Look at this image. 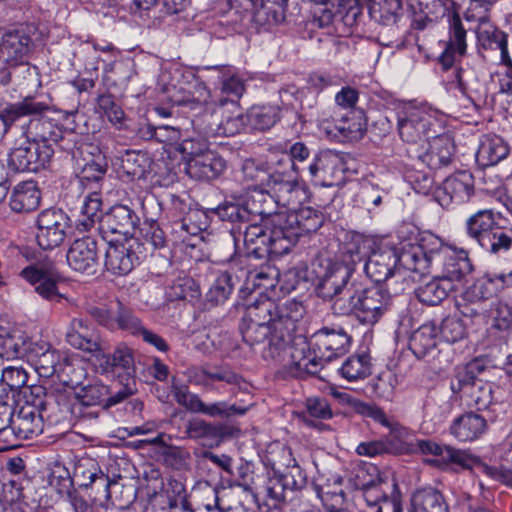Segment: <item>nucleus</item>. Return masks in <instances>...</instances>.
<instances>
[{
	"instance_id": "5fc2aeb1",
	"label": "nucleus",
	"mask_w": 512,
	"mask_h": 512,
	"mask_svg": "<svg viewBox=\"0 0 512 512\" xmlns=\"http://www.w3.org/2000/svg\"><path fill=\"white\" fill-rule=\"evenodd\" d=\"M107 170L108 162L106 156L99 152L85 162L78 174L79 182L83 186L91 185V189H97L104 180Z\"/></svg>"
},
{
	"instance_id": "a18cd8bd",
	"label": "nucleus",
	"mask_w": 512,
	"mask_h": 512,
	"mask_svg": "<svg viewBox=\"0 0 512 512\" xmlns=\"http://www.w3.org/2000/svg\"><path fill=\"white\" fill-rule=\"evenodd\" d=\"M120 162V168L129 180H140L150 171L152 159L145 152L126 150L121 155Z\"/></svg>"
},
{
	"instance_id": "c9c22d12",
	"label": "nucleus",
	"mask_w": 512,
	"mask_h": 512,
	"mask_svg": "<svg viewBox=\"0 0 512 512\" xmlns=\"http://www.w3.org/2000/svg\"><path fill=\"white\" fill-rule=\"evenodd\" d=\"M241 173L243 184L247 189H252L257 192L253 197H256V200L259 202L266 204L267 195L265 191L272 178V173H270L263 164L257 163L252 159H246L243 162Z\"/></svg>"
},
{
	"instance_id": "412c9836",
	"label": "nucleus",
	"mask_w": 512,
	"mask_h": 512,
	"mask_svg": "<svg viewBox=\"0 0 512 512\" xmlns=\"http://www.w3.org/2000/svg\"><path fill=\"white\" fill-rule=\"evenodd\" d=\"M344 171L342 157L335 151L324 149L313 152L306 171L310 179L324 186H331Z\"/></svg>"
},
{
	"instance_id": "ddd939ff",
	"label": "nucleus",
	"mask_w": 512,
	"mask_h": 512,
	"mask_svg": "<svg viewBox=\"0 0 512 512\" xmlns=\"http://www.w3.org/2000/svg\"><path fill=\"white\" fill-rule=\"evenodd\" d=\"M202 70L211 73L209 80H213L215 85H219L221 94L214 102L216 105L215 115L222 113L226 106L238 110V101L245 91V85L232 67L228 65L205 66Z\"/></svg>"
},
{
	"instance_id": "4d7b16f0",
	"label": "nucleus",
	"mask_w": 512,
	"mask_h": 512,
	"mask_svg": "<svg viewBox=\"0 0 512 512\" xmlns=\"http://www.w3.org/2000/svg\"><path fill=\"white\" fill-rule=\"evenodd\" d=\"M238 283V277L232 272H220L206 293L207 302L213 306L223 304L228 300Z\"/></svg>"
},
{
	"instance_id": "bf43d9fd",
	"label": "nucleus",
	"mask_w": 512,
	"mask_h": 512,
	"mask_svg": "<svg viewBox=\"0 0 512 512\" xmlns=\"http://www.w3.org/2000/svg\"><path fill=\"white\" fill-rule=\"evenodd\" d=\"M107 395H109V387L100 381L82 385L75 391V398L83 407H102L105 409Z\"/></svg>"
},
{
	"instance_id": "423d86ee",
	"label": "nucleus",
	"mask_w": 512,
	"mask_h": 512,
	"mask_svg": "<svg viewBox=\"0 0 512 512\" xmlns=\"http://www.w3.org/2000/svg\"><path fill=\"white\" fill-rule=\"evenodd\" d=\"M107 243L105 267L113 275L129 274L140 264L143 255V243L136 237L103 239Z\"/></svg>"
},
{
	"instance_id": "338daca9",
	"label": "nucleus",
	"mask_w": 512,
	"mask_h": 512,
	"mask_svg": "<svg viewBox=\"0 0 512 512\" xmlns=\"http://www.w3.org/2000/svg\"><path fill=\"white\" fill-rule=\"evenodd\" d=\"M162 493L168 499L170 509L181 506L183 512H193V509L187 500V493L184 483L175 478L167 479L166 483L161 482Z\"/></svg>"
},
{
	"instance_id": "f8f14e48",
	"label": "nucleus",
	"mask_w": 512,
	"mask_h": 512,
	"mask_svg": "<svg viewBox=\"0 0 512 512\" xmlns=\"http://www.w3.org/2000/svg\"><path fill=\"white\" fill-rule=\"evenodd\" d=\"M267 204L294 208L306 197L304 186L299 182L298 175L279 169L272 172V178L265 191Z\"/></svg>"
},
{
	"instance_id": "39448f33",
	"label": "nucleus",
	"mask_w": 512,
	"mask_h": 512,
	"mask_svg": "<svg viewBox=\"0 0 512 512\" xmlns=\"http://www.w3.org/2000/svg\"><path fill=\"white\" fill-rule=\"evenodd\" d=\"M23 99H31L43 107L35 114H27L22 121L18 122L26 139L34 145H48L51 149L59 146L63 150H70V140L66 143L64 130L56 121L45 117L44 113L49 110V105L38 100L35 96H26Z\"/></svg>"
},
{
	"instance_id": "f03ea898",
	"label": "nucleus",
	"mask_w": 512,
	"mask_h": 512,
	"mask_svg": "<svg viewBox=\"0 0 512 512\" xmlns=\"http://www.w3.org/2000/svg\"><path fill=\"white\" fill-rule=\"evenodd\" d=\"M346 294L334 300V314L352 316L364 325L376 324L392 307V295L381 285L352 283Z\"/></svg>"
},
{
	"instance_id": "e2e57ef3",
	"label": "nucleus",
	"mask_w": 512,
	"mask_h": 512,
	"mask_svg": "<svg viewBox=\"0 0 512 512\" xmlns=\"http://www.w3.org/2000/svg\"><path fill=\"white\" fill-rule=\"evenodd\" d=\"M313 355L312 358H308L304 355V348L299 350L298 348L290 347V344H288L285 361L279 364L285 367L290 366L291 369L294 367L295 371L293 374L295 376H300L302 372L315 375L322 360L319 359V356Z\"/></svg>"
},
{
	"instance_id": "6e6d98bb",
	"label": "nucleus",
	"mask_w": 512,
	"mask_h": 512,
	"mask_svg": "<svg viewBox=\"0 0 512 512\" xmlns=\"http://www.w3.org/2000/svg\"><path fill=\"white\" fill-rule=\"evenodd\" d=\"M369 13L375 21L387 27L398 24L403 16V0H377Z\"/></svg>"
},
{
	"instance_id": "393cba45",
	"label": "nucleus",
	"mask_w": 512,
	"mask_h": 512,
	"mask_svg": "<svg viewBox=\"0 0 512 512\" xmlns=\"http://www.w3.org/2000/svg\"><path fill=\"white\" fill-rule=\"evenodd\" d=\"M66 258L73 270L87 275L95 274L99 266L96 240L89 236L74 240L67 251Z\"/></svg>"
},
{
	"instance_id": "e433bc0d",
	"label": "nucleus",
	"mask_w": 512,
	"mask_h": 512,
	"mask_svg": "<svg viewBox=\"0 0 512 512\" xmlns=\"http://www.w3.org/2000/svg\"><path fill=\"white\" fill-rule=\"evenodd\" d=\"M437 337V325L434 322L424 323L411 333L408 347L417 359H425L436 351Z\"/></svg>"
},
{
	"instance_id": "aec40b11",
	"label": "nucleus",
	"mask_w": 512,
	"mask_h": 512,
	"mask_svg": "<svg viewBox=\"0 0 512 512\" xmlns=\"http://www.w3.org/2000/svg\"><path fill=\"white\" fill-rule=\"evenodd\" d=\"M54 149L48 145H34L27 142L12 149L8 158V167L15 172H37L50 162Z\"/></svg>"
},
{
	"instance_id": "69168bd1",
	"label": "nucleus",
	"mask_w": 512,
	"mask_h": 512,
	"mask_svg": "<svg viewBox=\"0 0 512 512\" xmlns=\"http://www.w3.org/2000/svg\"><path fill=\"white\" fill-rule=\"evenodd\" d=\"M247 410V408L231 404L227 401L205 403L202 400L198 414H203L210 418H220L225 420L224 422H231L232 418L245 415Z\"/></svg>"
},
{
	"instance_id": "dca6fc26",
	"label": "nucleus",
	"mask_w": 512,
	"mask_h": 512,
	"mask_svg": "<svg viewBox=\"0 0 512 512\" xmlns=\"http://www.w3.org/2000/svg\"><path fill=\"white\" fill-rule=\"evenodd\" d=\"M363 270L366 276L372 280L375 285L386 282L387 287L394 280L396 283L405 282V271L400 265V254L393 250H383L372 252L364 263Z\"/></svg>"
},
{
	"instance_id": "c756f323",
	"label": "nucleus",
	"mask_w": 512,
	"mask_h": 512,
	"mask_svg": "<svg viewBox=\"0 0 512 512\" xmlns=\"http://www.w3.org/2000/svg\"><path fill=\"white\" fill-rule=\"evenodd\" d=\"M440 263L442 268L439 276L456 286L474 271V265L468 251L457 248L455 245L443 256Z\"/></svg>"
},
{
	"instance_id": "79ce46f5",
	"label": "nucleus",
	"mask_w": 512,
	"mask_h": 512,
	"mask_svg": "<svg viewBox=\"0 0 512 512\" xmlns=\"http://www.w3.org/2000/svg\"><path fill=\"white\" fill-rule=\"evenodd\" d=\"M409 512H449V507L439 490L428 487L412 494Z\"/></svg>"
},
{
	"instance_id": "a878e982",
	"label": "nucleus",
	"mask_w": 512,
	"mask_h": 512,
	"mask_svg": "<svg viewBox=\"0 0 512 512\" xmlns=\"http://www.w3.org/2000/svg\"><path fill=\"white\" fill-rule=\"evenodd\" d=\"M328 135L341 142L361 140L367 131V119L361 109L347 111L325 128Z\"/></svg>"
},
{
	"instance_id": "7c9ffc66",
	"label": "nucleus",
	"mask_w": 512,
	"mask_h": 512,
	"mask_svg": "<svg viewBox=\"0 0 512 512\" xmlns=\"http://www.w3.org/2000/svg\"><path fill=\"white\" fill-rule=\"evenodd\" d=\"M67 342L74 348L91 353L93 356L100 350L103 342L92 323L85 318H74L66 334Z\"/></svg>"
},
{
	"instance_id": "a211bd4d",
	"label": "nucleus",
	"mask_w": 512,
	"mask_h": 512,
	"mask_svg": "<svg viewBox=\"0 0 512 512\" xmlns=\"http://www.w3.org/2000/svg\"><path fill=\"white\" fill-rule=\"evenodd\" d=\"M70 228V218L62 210L50 208L43 210L37 217L36 240L43 250L61 245Z\"/></svg>"
},
{
	"instance_id": "58836bf2",
	"label": "nucleus",
	"mask_w": 512,
	"mask_h": 512,
	"mask_svg": "<svg viewBox=\"0 0 512 512\" xmlns=\"http://www.w3.org/2000/svg\"><path fill=\"white\" fill-rule=\"evenodd\" d=\"M509 154V146L500 136L486 135L482 138L476 153V162L486 168L498 164Z\"/></svg>"
},
{
	"instance_id": "6ab92c4d",
	"label": "nucleus",
	"mask_w": 512,
	"mask_h": 512,
	"mask_svg": "<svg viewBox=\"0 0 512 512\" xmlns=\"http://www.w3.org/2000/svg\"><path fill=\"white\" fill-rule=\"evenodd\" d=\"M140 218L136 212L127 205L115 204L101 218L98 227L99 233L104 239L133 237L132 233L138 227Z\"/></svg>"
},
{
	"instance_id": "f257e3e1",
	"label": "nucleus",
	"mask_w": 512,
	"mask_h": 512,
	"mask_svg": "<svg viewBox=\"0 0 512 512\" xmlns=\"http://www.w3.org/2000/svg\"><path fill=\"white\" fill-rule=\"evenodd\" d=\"M241 319L274 325L275 334L270 347L262 350V357L275 363L285 361L288 344L292 341V331L295 328V321L291 315L285 313L273 299L260 293L258 298L245 307Z\"/></svg>"
},
{
	"instance_id": "f704fd0d",
	"label": "nucleus",
	"mask_w": 512,
	"mask_h": 512,
	"mask_svg": "<svg viewBox=\"0 0 512 512\" xmlns=\"http://www.w3.org/2000/svg\"><path fill=\"white\" fill-rule=\"evenodd\" d=\"M411 451L410 445L395 434H389L378 440L361 442L356 448L358 455L366 457L385 454L402 455Z\"/></svg>"
},
{
	"instance_id": "6e6552de",
	"label": "nucleus",
	"mask_w": 512,
	"mask_h": 512,
	"mask_svg": "<svg viewBox=\"0 0 512 512\" xmlns=\"http://www.w3.org/2000/svg\"><path fill=\"white\" fill-rule=\"evenodd\" d=\"M312 266L316 277L315 291L323 300L339 298L354 271L352 267L331 259H319Z\"/></svg>"
},
{
	"instance_id": "473e14b6",
	"label": "nucleus",
	"mask_w": 512,
	"mask_h": 512,
	"mask_svg": "<svg viewBox=\"0 0 512 512\" xmlns=\"http://www.w3.org/2000/svg\"><path fill=\"white\" fill-rule=\"evenodd\" d=\"M487 366L481 359H473L466 365L457 367L454 375L450 379V389L452 393L461 399L476 386L481 380L479 376L483 374Z\"/></svg>"
},
{
	"instance_id": "f3484780",
	"label": "nucleus",
	"mask_w": 512,
	"mask_h": 512,
	"mask_svg": "<svg viewBox=\"0 0 512 512\" xmlns=\"http://www.w3.org/2000/svg\"><path fill=\"white\" fill-rule=\"evenodd\" d=\"M228 112L227 116H224V111L215 115L214 108L211 113L205 112L202 116H195L192 123L207 138L234 136L247 126L246 117L239 109L229 107Z\"/></svg>"
},
{
	"instance_id": "de8ad7c7",
	"label": "nucleus",
	"mask_w": 512,
	"mask_h": 512,
	"mask_svg": "<svg viewBox=\"0 0 512 512\" xmlns=\"http://www.w3.org/2000/svg\"><path fill=\"white\" fill-rule=\"evenodd\" d=\"M455 290L456 285L446 282L438 275L431 281L419 286L416 290V296L421 303L435 306L443 302Z\"/></svg>"
},
{
	"instance_id": "72a5a7b5",
	"label": "nucleus",
	"mask_w": 512,
	"mask_h": 512,
	"mask_svg": "<svg viewBox=\"0 0 512 512\" xmlns=\"http://www.w3.org/2000/svg\"><path fill=\"white\" fill-rule=\"evenodd\" d=\"M371 248L372 241L369 237L358 232H347L340 247V263L354 269L356 264L365 263L371 255Z\"/></svg>"
},
{
	"instance_id": "0e129e2a",
	"label": "nucleus",
	"mask_w": 512,
	"mask_h": 512,
	"mask_svg": "<svg viewBox=\"0 0 512 512\" xmlns=\"http://www.w3.org/2000/svg\"><path fill=\"white\" fill-rule=\"evenodd\" d=\"M479 79L470 68L457 67L448 82L449 89H457L462 97L472 99V94L478 91Z\"/></svg>"
},
{
	"instance_id": "c03bdc74",
	"label": "nucleus",
	"mask_w": 512,
	"mask_h": 512,
	"mask_svg": "<svg viewBox=\"0 0 512 512\" xmlns=\"http://www.w3.org/2000/svg\"><path fill=\"white\" fill-rule=\"evenodd\" d=\"M280 112L276 104L253 105L245 113L247 126L253 130H269L280 120Z\"/></svg>"
},
{
	"instance_id": "4be33fe9",
	"label": "nucleus",
	"mask_w": 512,
	"mask_h": 512,
	"mask_svg": "<svg viewBox=\"0 0 512 512\" xmlns=\"http://www.w3.org/2000/svg\"><path fill=\"white\" fill-rule=\"evenodd\" d=\"M244 12L241 13L239 23L245 19L253 22L257 27L269 29L285 21L287 6L273 0H248L242 3ZM237 23L238 20H235Z\"/></svg>"
},
{
	"instance_id": "bb28decb",
	"label": "nucleus",
	"mask_w": 512,
	"mask_h": 512,
	"mask_svg": "<svg viewBox=\"0 0 512 512\" xmlns=\"http://www.w3.org/2000/svg\"><path fill=\"white\" fill-rule=\"evenodd\" d=\"M474 194V177L466 170L448 176L437 190V199L442 206L455 202H467Z\"/></svg>"
},
{
	"instance_id": "a19ab883",
	"label": "nucleus",
	"mask_w": 512,
	"mask_h": 512,
	"mask_svg": "<svg viewBox=\"0 0 512 512\" xmlns=\"http://www.w3.org/2000/svg\"><path fill=\"white\" fill-rule=\"evenodd\" d=\"M59 361L60 354L44 341H40L34 346L28 360L34 366L38 375L43 378L51 377L57 372Z\"/></svg>"
},
{
	"instance_id": "37998d69",
	"label": "nucleus",
	"mask_w": 512,
	"mask_h": 512,
	"mask_svg": "<svg viewBox=\"0 0 512 512\" xmlns=\"http://www.w3.org/2000/svg\"><path fill=\"white\" fill-rule=\"evenodd\" d=\"M489 322V335L506 342L512 333V306L502 301L493 303L489 310Z\"/></svg>"
},
{
	"instance_id": "9b49d317",
	"label": "nucleus",
	"mask_w": 512,
	"mask_h": 512,
	"mask_svg": "<svg viewBox=\"0 0 512 512\" xmlns=\"http://www.w3.org/2000/svg\"><path fill=\"white\" fill-rule=\"evenodd\" d=\"M397 128L401 139L407 143H417L434 137L431 133L434 117L424 108L403 106L396 113Z\"/></svg>"
},
{
	"instance_id": "ea45409f",
	"label": "nucleus",
	"mask_w": 512,
	"mask_h": 512,
	"mask_svg": "<svg viewBox=\"0 0 512 512\" xmlns=\"http://www.w3.org/2000/svg\"><path fill=\"white\" fill-rule=\"evenodd\" d=\"M44 106L33 102L31 99H22L18 102L8 104L0 111V140L7 131L18 122L24 119L27 114H35Z\"/></svg>"
},
{
	"instance_id": "2eb2a0df",
	"label": "nucleus",
	"mask_w": 512,
	"mask_h": 512,
	"mask_svg": "<svg viewBox=\"0 0 512 512\" xmlns=\"http://www.w3.org/2000/svg\"><path fill=\"white\" fill-rule=\"evenodd\" d=\"M350 343L351 337L342 327L325 326L308 338L307 347L320 360L331 361L346 354Z\"/></svg>"
},
{
	"instance_id": "864d4df0",
	"label": "nucleus",
	"mask_w": 512,
	"mask_h": 512,
	"mask_svg": "<svg viewBox=\"0 0 512 512\" xmlns=\"http://www.w3.org/2000/svg\"><path fill=\"white\" fill-rule=\"evenodd\" d=\"M497 273L486 272L465 289L466 299L486 302L500 292Z\"/></svg>"
},
{
	"instance_id": "cd10ccee",
	"label": "nucleus",
	"mask_w": 512,
	"mask_h": 512,
	"mask_svg": "<svg viewBox=\"0 0 512 512\" xmlns=\"http://www.w3.org/2000/svg\"><path fill=\"white\" fill-rule=\"evenodd\" d=\"M291 236H286L282 226L274 228L262 235L257 244L249 246L245 251L248 259L267 261L271 255L281 256L287 254L292 249Z\"/></svg>"
},
{
	"instance_id": "5701e85b",
	"label": "nucleus",
	"mask_w": 512,
	"mask_h": 512,
	"mask_svg": "<svg viewBox=\"0 0 512 512\" xmlns=\"http://www.w3.org/2000/svg\"><path fill=\"white\" fill-rule=\"evenodd\" d=\"M239 432L240 429L232 422H207L203 419H193L186 426L187 436L207 447L218 446L224 439L232 438Z\"/></svg>"
},
{
	"instance_id": "052dcab7",
	"label": "nucleus",
	"mask_w": 512,
	"mask_h": 512,
	"mask_svg": "<svg viewBox=\"0 0 512 512\" xmlns=\"http://www.w3.org/2000/svg\"><path fill=\"white\" fill-rule=\"evenodd\" d=\"M310 280L308 266L304 262H299L280 273V290L286 293L297 289L304 290L308 288Z\"/></svg>"
},
{
	"instance_id": "7ed1b4c3",
	"label": "nucleus",
	"mask_w": 512,
	"mask_h": 512,
	"mask_svg": "<svg viewBox=\"0 0 512 512\" xmlns=\"http://www.w3.org/2000/svg\"><path fill=\"white\" fill-rule=\"evenodd\" d=\"M465 232L492 257H507L512 251V223L500 212L477 211L466 220Z\"/></svg>"
},
{
	"instance_id": "9d476101",
	"label": "nucleus",
	"mask_w": 512,
	"mask_h": 512,
	"mask_svg": "<svg viewBox=\"0 0 512 512\" xmlns=\"http://www.w3.org/2000/svg\"><path fill=\"white\" fill-rule=\"evenodd\" d=\"M271 223L282 226L285 235L291 236L293 247L300 236L314 233L323 225L324 215L320 210L306 206L289 212H277Z\"/></svg>"
},
{
	"instance_id": "680f3d73",
	"label": "nucleus",
	"mask_w": 512,
	"mask_h": 512,
	"mask_svg": "<svg viewBox=\"0 0 512 512\" xmlns=\"http://www.w3.org/2000/svg\"><path fill=\"white\" fill-rule=\"evenodd\" d=\"M102 201L96 191H92L84 198L81 207V218L78 220L77 228L80 231H89L96 222L101 224L103 213L101 211Z\"/></svg>"
},
{
	"instance_id": "3c124183",
	"label": "nucleus",
	"mask_w": 512,
	"mask_h": 512,
	"mask_svg": "<svg viewBox=\"0 0 512 512\" xmlns=\"http://www.w3.org/2000/svg\"><path fill=\"white\" fill-rule=\"evenodd\" d=\"M239 331L243 341L251 348L264 345L270 347V342L275 334L274 325L262 324L259 322H252L247 320H240ZM265 346L263 347V349Z\"/></svg>"
},
{
	"instance_id": "0eeeda50",
	"label": "nucleus",
	"mask_w": 512,
	"mask_h": 512,
	"mask_svg": "<svg viewBox=\"0 0 512 512\" xmlns=\"http://www.w3.org/2000/svg\"><path fill=\"white\" fill-rule=\"evenodd\" d=\"M266 204L256 200V197H250L247 200H225L212 210L220 220L228 221L233 226L231 236L236 244L238 236H241L242 229L248 223L261 221L266 213Z\"/></svg>"
},
{
	"instance_id": "20e7f679",
	"label": "nucleus",
	"mask_w": 512,
	"mask_h": 512,
	"mask_svg": "<svg viewBox=\"0 0 512 512\" xmlns=\"http://www.w3.org/2000/svg\"><path fill=\"white\" fill-rule=\"evenodd\" d=\"M416 244H409L400 252V265L413 273L423 276L430 272L433 264L440 263L453 244L443 242L437 235L425 232Z\"/></svg>"
},
{
	"instance_id": "1a4fd4ad",
	"label": "nucleus",
	"mask_w": 512,
	"mask_h": 512,
	"mask_svg": "<svg viewBox=\"0 0 512 512\" xmlns=\"http://www.w3.org/2000/svg\"><path fill=\"white\" fill-rule=\"evenodd\" d=\"M20 276L34 288V291L42 299L51 303L68 301L67 296L59 289L63 277L53 263L30 264L21 270Z\"/></svg>"
},
{
	"instance_id": "09e8293b",
	"label": "nucleus",
	"mask_w": 512,
	"mask_h": 512,
	"mask_svg": "<svg viewBox=\"0 0 512 512\" xmlns=\"http://www.w3.org/2000/svg\"><path fill=\"white\" fill-rule=\"evenodd\" d=\"M273 476L268 478L265 486L266 498L258 504L261 512H280L286 503L285 491L288 489L278 476V471L272 467Z\"/></svg>"
},
{
	"instance_id": "49530a36",
	"label": "nucleus",
	"mask_w": 512,
	"mask_h": 512,
	"mask_svg": "<svg viewBox=\"0 0 512 512\" xmlns=\"http://www.w3.org/2000/svg\"><path fill=\"white\" fill-rule=\"evenodd\" d=\"M207 216L198 209H188L187 213L175 220L172 230L181 241H186L188 236H197L207 228Z\"/></svg>"
},
{
	"instance_id": "774afa93",
	"label": "nucleus",
	"mask_w": 512,
	"mask_h": 512,
	"mask_svg": "<svg viewBox=\"0 0 512 512\" xmlns=\"http://www.w3.org/2000/svg\"><path fill=\"white\" fill-rule=\"evenodd\" d=\"M312 155L313 153L306 144L295 142L290 146L289 152L284 153V160L289 166L290 172L299 175L306 173Z\"/></svg>"
},
{
	"instance_id": "8fccbe9b",
	"label": "nucleus",
	"mask_w": 512,
	"mask_h": 512,
	"mask_svg": "<svg viewBox=\"0 0 512 512\" xmlns=\"http://www.w3.org/2000/svg\"><path fill=\"white\" fill-rule=\"evenodd\" d=\"M433 138V142L424 154L419 155V159L430 169L437 170L451 163L453 151L447 139L438 138L435 135Z\"/></svg>"
},
{
	"instance_id": "b1692460",
	"label": "nucleus",
	"mask_w": 512,
	"mask_h": 512,
	"mask_svg": "<svg viewBox=\"0 0 512 512\" xmlns=\"http://www.w3.org/2000/svg\"><path fill=\"white\" fill-rule=\"evenodd\" d=\"M94 357L101 374L123 372L128 378L135 374L133 351L124 343H119L111 353L103 343Z\"/></svg>"
},
{
	"instance_id": "603ef678",
	"label": "nucleus",
	"mask_w": 512,
	"mask_h": 512,
	"mask_svg": "<svg viewBox=\"0 0 512 512\" xmlns=\"http://www.w3.org/2000/svg\"><path fill=\"white\" fill-rule=\"evenodd\" d=\"M14 429L21 439H32L43 432V419L40 412L22 407L13 419Z\"/></svg>"
},
{
	"instance_id": "13d9d810",
	"label": "nucleus",
	"mask_w": 512,
	"mask_h": 512,
	"mask_svg": "<svg viewBox=\"0 0 512 512\" xmlns=\"http://www.w3.org/2000/svg\"><path fill=\"white\" fill-rule=\"evenodd\" d=\"M415 447L424 455L440 456L443 461L464 466V452L448 445H440L432 440H417Z\"/></svg>"
},
{
	"instance_id": "4468645a",
	"label": "nucleus",
	"mask_w": 512,
	"mask_h": 512,
	"mask_svg": "<svg viewBox=\"0 0 512 512\" xmlns=\"http://www.w3.org/2000/svg\"><path fill=\"white\" fill-rule=\"evenodd\" d=\"M37 31L32 23L21 24L6 31L0 42V57L7 64L27 59L35 50Z\"/></svg>"
},
{
	"instance_id": "c85d7f7f",
	"label": "nucleus",
	"mask_w": 512,
	"mask_h": 512,
	"mask_svg": "<svg viewBox=\"0 0 512 512\" xmlns=\"http://www.w3.org/2000/svg\"><path fill=\"white\" fill-rule=\"evenodd\" d=\"M226 169V161L216 151L206 150L187 161L186 174L198 181H210L218 178Z\"/></svg>"
},
{
	"instance_id": "2f4dec72",
	"label": "nucleus",
	"mask_w": 512,
	"mask_h": 512,
	"mask_svg": "<svg viewBox=\"0 0 512 512\" xmlns=\"http://www.w3.org/2000/svg\"><path fill=\"white\" fill-rule=\"evenodd\" d=\"M486 418L476 412H465L456 417L450 427V434L461 442L479 439L487 430Z\"/></svg>"
},
{
	"instance_id": "4c0bfd02",
	"label": "nucleus",
	"mask_w": 512,
	"mask_h": 512,
	"mask_svg": "<svg viewBox=\"0 0 512 512\" xmlns=\"http://www.w3.org/2000/svg\"><path fill=\"white\" fill-rule=\"evenodd\" d=\"M41 201V193L34 181L17 184L11 193L9 206L16 213H29L36 210Z\"/></svg>"
}]
</instances>
